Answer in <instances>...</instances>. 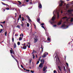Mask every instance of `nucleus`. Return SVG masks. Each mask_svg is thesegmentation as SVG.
<instances>
[{
  "label": "nucleus",
  "mask_w": 73,
  "mask_h": 73,
  "mask_svg": "<svg viewBox=\"0 0 73 73\" xmlns=\"http://www.w3.org/2000/svg\"><path fill=\"white\" fill-rule=\"evenodd\" d=\"M44 64H42V63H41L40 65H39V68H42V67H43V65Z\"/></svg>",
  "instance_id": "1"
},
{
  "label": "nucleus",
  "mask_w": 73,
  "mask_h": 73,
  "mask_svg": "<svg viewBox=\"0 0 73 73\" xmlns=\"http://www.w3.org/2000/svg\"><path fill=\"white\" fill-rule=\"evenodd\" d=\"M11 56L14 59V60H15L17 62V64H19V63L18 62V60L17 59H16V58H15V56H13V55H11Z\"/></svg>",
  "instance_id": "2"
},
{
  "label": "nucleus",
  "mask_w": 73,
  "mask_h": 73,
  "mask_svg": "<svg viewBox=\"0 0 73 73\" xmlns=\"http://www.w3.org/2000/svg\"><path fill=\"white\" fill-rule=\"evenodd\" d=\"M60 2L61 3H60L59 4V5L60 7H61V6L63 5V3H64V1H62L61 0Z\"/></svg>",
  "instance_id": "3"
},
{
  "label": "nucleus",
  "mask_w": 73,
  "mask_h": 73,
  "mask_svg": "<svg viewBox=\"0 0 73 73\" xmlns=\"http://www.w3.org/2000/svg\"><path fill=\"white\" fill-rule=\"evenodd\" d=\"M36 21L38 23H39V24H41V22H40V18H37L36 19Z\"/></svg>",
  "instance_id": "4"
},
{
  "label": "nucleus",
  "mask_w": 73,
  "mask_h": 73,
  "mask_svg": "<svg viewBox=\"0 0 73 73\" xmlns=\"http://www.w3.org/2000/svg\"><path fill=\"white\" fill-rule=\"evenodd\" d=\"M36 21L38 23H39V24H41V22H40V18H37L36 19Z\"/></svg>",
  "instance_id": "5"
},
{
  "label": "nucleus",
  "mask_w": 73,
  "mask_h": 73,
  "mask_svg": "<svg viewBox=\"0 0 73 73\" xmlns=\"http://www.w3.org/2000/svg\"><path fill=\"white\" fill-rule=\"evenodd\" d=\"M45 67H44L43 68V72H45L47 69V67L45 66Z\"/></svg>",
  "instance_id": "6"
},
{
  "label": "nucleus",
  "mask_w": 73,
  "mask_h": 73,
  "mask_svg": "<svg viewBox=\"0 0 73 73\" xmlns=\"http://www.w3.org/2000/svg\"><path fill=\"white\" fill-rule=\"evenodd\" d=\"M34 43H36V42L38 41V39H37V38H34Z\"/></svg>",
  "instance_id": "7"
},
{
  "label": "nucleus",
  "mask_w": 73,
  "mask_h": 73,
  "mask_svg": "<svg viewBox=\"0 0 73 73\" xmlns=\"http://www.w3.org/2000/svg\"><path fill=\"white\" fill-rule=\"evenodd\" d=\"M44 62L45 60L44 59H42L40 60L41 62H42V64H44Z\"/></svg>",
  "instance_id": "8"
},
{
  "label": "nucleus",
  "mask_w": 73,
  "mask_h": 73,
  "mask_svg": "<svg viewBox=\"0 0 73 73\" xmlns=\"http://www.w3.org/2000/svg\"><path fill=\"white\" fill-rule=\"evenodd\" d=\"M2 4H3V5H6V6H8V7H9V5H8V4H5L3 2H1Z\"/></svg>",
  "instance_id": "9"
},
{
  "label": "nucleus",
  "mask_w": 73,
  "mask_h": 73,
  "mask_svg": "<svg viewBox=\"0 0 73 73\" xmlns=\"http://www.w3.org/2000/svg\"><path fill=\"white\" fill-rule=\"evenodd\" d=\"M72 11H73V9H71L70 10H68V12L69 13H70V12H72Z\"/></svg>",
  "instance_id": "10"
},
{
  "label": "nucleus",
  "mask_w": 73,
  "mask_h": 73,
  "mask_svg": "<svg viewBox=\"0 0 73 73\" xmlns=\"http://www.w3.org/2000/svg\"><path fill=\"white\" fill-rule=\"evenodd\" d=\"M55 19H56V17H53L51 20L52 21H54Z\"/></svg>",
  "instance_id": "11"
},
{
  "label": "nucleus",
  "mask_w": 73,
  "mask_h": 73,
  "mask_svg": "<svg viewBox=\"0 0 73 73\" xmlns=\"http://www.w3.org/2000/svg\"><path fill=\"white\" fill-rule=\"evenodd\" d=\"M61 22H62V21H60L58 23V25H61V23H62Z\"/></svg>",
  "instance_id": "12"
},
{
  "label": "nucleus",
  "mask_w": 73,
  "mask_h": 73,
  "mask_svg": "<svg viewBox=\"0 0 73 73\" xmlns=\"http://www.w3.org/2000/svg\"><path fill=\"white\" fill-rule=\"evenodd\" d=\"M46 57V54H45V53H44L42 55V57H43V58H44V57Z\"/></svg>",
  "instance_id": "13"
},
{
  "label": "nucleus",
  "mask_w": 73,
  "mask_h": 73,
  "mask_svg": "<svg viewBox=\"0 0 73 73\" xmlns=\"http://www.w3.org/2000/svg\"><path fill=\"white\" fill-rule=\"evenodd\" d=\"M38 7L39 8H42V5H39Z\"/></svg>",
  "instance_id": "14"
},
{
  "label": "nucleus",
  "mask_w": 73,
  "mask_h": 73,
  "mask_svg": "<svg viewBox=\"0 0 73 73\" xmlns=\"http://www.w3.org/2000/svg\"><path fill=\"white\" fill-rule=\"evenodd\" d=\"M24 23L23 22H22V24L21 25V26L23 28L24 27Z\"/></svg>",
  "instance_id": "15"
},
{
  "label": "nucleus",
  "mask_w": 73,
  "mask_h": 73,
  "mask_svg": "<svg viewBox=\"0 0 73 73\" xmlns=\"http://www.w3.org/2000/svg\"><path fill=\"white\" fill-rule=\"evenodd\" d=\"M17 47L16 44V43H15L14 44V48H16V47Z\"/></svg>",
  "instance_id": "16"
},
{
  "label": "nucleus",
  "mask_w": 73,
  "mask_h": 73,
  "mask_svg": "<svg viewBox=\"0 0 73 73\" xmlns=\"http://www.w3.org/2000/svg\"><path fill=\"white\" fill-rule=\"evenodd\" d=\"M23 49H27V46H23Z\"/></svg>",
  "instance_id": "17"
},
{
  "label": "nucleus",
  "mask_w": 73,
  "mask_h": 73,
  "mask_svg": "<svg viewBox=\"0 0 73 73\" xmlns=\"http://www.w3.org/2000/svg\"><path fill=\"white\" fill-rule=\"evenodd\" d=\"M47 40L48 41H50V37H48Z\"/></svg>",
  "instance_id": "18"
},
{
  "label": "nucleus",
  "mask_w": 73,
  "mask_h": 73,
  "mask_svg": "<svg viewBox=\"0 0 73 73\" xmlns=\"http://www.w3.org/2000/svg\"><path fill=\"white\" fill-rule=\"evenodd\" d=\"M66 25H65V24H64L63 25H62V26H61V27L62 28H64V27H66Z\"/></svg>",
  "instance_id": "19"
},
{
  "label": "nucleus",
  "mask_w": 73,
  "mask_h": 73,
  "mask_svg": "<svg viewBox=\"0 0 73 73\" xmlns=\"http://www.w3.org/2000/svg\"><path fill=\"white\" fill-rule=\"evenodd\" d=\"M58 69H59L60 70V71H61V67H60V66H58Z\"/></svg>",
  "instance_id": "20"
},
{
  "label": "nucleus",
  "mask_w": 73,
  "mask_h": 73,
  "mask_svg": "<svg viewBox=\"0 0 73 73\" xmlns=\"http://www.w3.org/2000/svg\"><path fill=\"white\" fill-rule=\"evenodd\" d=\"M35 50L34 49L33 50V51L32 53V54H33V53H35Z\"/></svg>",
  "instance_id": "21"
},
{
  "label": "nucleus",
  "mask_w": 73,
  "mask_h": 73,
  "mask_svg": "<svg viewBox=\"0 0 73 73\" xmlns=\"http://www.w3.org/2000/svg\"><path fill=\"white\" fill-rule=\"evenodd\" d=\"M17 27L18 28H19V29H20V25H17Z\"/></svg>",
  "instance_id": "22"
},
{
  "label": "nucleus",
  "mask_w": 73,
  "mask_h": 73,
  "mask_svg": "<svg viewBox=\"0 0 73 73\" xmlns=\"http://www.w3.org/2000/svg\"><path fill=\"white\" fill-rule=\"evenodd\" d=\"M17 44L18 46H19V45H20V43L19 42H18L17 43Z\"/></svg>",
  "instance_id": "23"
},
{
  "label": "nucleus",
  "mask_w": 73,
  "mask_h": 73,
  "mask_svg": "<svg viewBox=\"0 0 73 73\" xmlns=\"http://www.w3.org/2000/svg\"><path fill=\"white\" fill-rule=\"evenodd\" d=\"M18 3H19V5H21V2L20 1H18Z\"/></svg>",
  "instance_id": "24"
},
{
  "label": "nucleus",
  "mask_w": 73,
  "mask_h": 73,
  "mask_svg": "<svg viewBox=\"0 0 73 73\" xmlns=\"http://www.w3.org/2000/svg\"><path fill=\"white\" fill-rule=\"evenodd\" d=\"M28 20H29V22H32V20H31L30 19V18L28 19Z\"/></svg>",
  "instance_id": "25"
},
{
  "label": "nucleus",
  "mask_w": 73,
  "mask_h": 73,
  "mask_svg": "<svg viewBox=\"0 0 73 73\" xmlns=\"http://www.w3.org/2000/svg\"><path fill=\"white\" fill-rule=\"evenodd\" d=\"M21 40H22V38L21 37H20L19 38V41H21Z\"/></svg>",
  "instance_id": "26"
},
{
  "label": "nucleus",
  "mask_w": 73,
  "mask_h": 73,
  "mask_svg": "<svg viewBox=\"0 0 73 73\" xmlns=\"http://www.w3.org/2000/svg\"><path fill=\"white\" fill-rule=\"evenodd\" d=\"M12 41L13 42H14V38H13V37L12 38Z\"/></svg>",
  "instance_id": "27"
},
{
  "label": "nucleus",
  "mask_w": 73,
  "mask_h": 73,
  "mask_svg": "<svg viewBox=\"0 0 73 73\" xmlns=\"http://www.w3.org/2000/svg\"><path fill=\"white\" fill-rule=\"evenodd\" d=\"M73 21V18H72L71 19L70 21H71V22H72Z\"/></svg>",
  "instance_id": "28"
},
{
  "label": "nucleus",
  "mask_w": 73,
  "mask_h": 73,
  "mask_svg": "<svg viewBox=\"0 0 73 73\" xmlns=\"http://www.w3.org/2000/svg\"><path fill=\"white\" fill-rule=\"evenodd\" d=\"M10 52L11 53V54H12V53H13V52H12L13 50H10Z\"/></svg>",
  "instance_id": "29"
},
{
  "label": "nucleus",
  "mask_w": 73,
  "mask_h": 73,
  "mask_svg": "<svg viewBox=\"0 0 73 73\" xmlns=\"http://www.w3.org/2000/svg\"><path fill=\"white\" fill-rule=\"evenodd\" d=\"M30 72L31 73H34V71H33L32 70H30Z\"/></svg>",
  "instance_id": "30"
},
{
  "label": "nucleus",
  "mask_w": 73,
  "mask_h": 73,
  "mask_svg": "<svg viewBox=\"0 0 73 73\" xmlns=\"http://www.w3.org/2000/svg\"><path fill=\"white\" fill-rule=\"evenodd\" d=\"M41 48H42V52H43V48H42V46L41 45Z\"/></svg>",
  "instance_id": "31"
},
{
  "label": "nucleus",
  "mask_w": 73,
  "mask_h": 73,
  "mask_svg": "<svg viewBox=\"0 0 73 73\" xmlns=\"http://www.w3.org/2000/svg\"><path fill=\"white\" fill-rule=\"evenodd\" d=\"M26 17H27L28 19H30V17H29L28 15Z\"/></svg>",
  "instance_id": "32"
},
{
  "label": "nucleus",
  "mask_w": 73,
  "mask_h": 73,
  "mask_svg": "<svg viewBox=\"0 0 73 73\" xmlns=\"http://www.w3.org/2000/svg\"><path fill=\"white\" fill-rule=\"evenodd\" d=\"M58 61L60 63H61V61H60V59H59V58H58Z\"/></svg>",
  "instance_id": "33"
},
{
  "label": "nucleus",
  "mask_w": 73,
  "mask_h": 73,
  "mask_svg": "<svg viewBox=\"0 0 73 73\" xmlns=\"http://www.w3.org/2000/svg\"><path fill=\"white\" fill-rule=\"evenodd\" d=\"M33 59L35 58V55L34 54H33Z\"/></svg>",
  "instance_id": "34"
},
{
  "label": "nucleus",
  "mask_w": 73,
  "mask_h": 73,
  "mask_svg": "<svg viewBox=\"0 0 73 73\" xmlns=\"http://www.w3.org/2000/svg\"><path fill=\"white\" fill-rule=\"evenodd\" d=\"M57 18L58 19H59V14H58H58L57 16Z\"/></svg>",
  "instance_id": "35"
},
{
  "label": "nucleus",
  "mask_w": 73,
  "mask_h": 73,
  "mask_svg": "<svg viewBox=\"0 0 73 73\" xmlns=\"http://www.w3.org/2000/svg\"><path fill=\"white\" fill-rule=\"evenodd\" d=\"M41 25H42V26H43V25H44V23H42L41 24Z\"/></svg>",
  "instance_id": "36"
},
{
  "label": "nucleus",
  "mask_w": 73,
  "mask_h": 73,
  "mask_svg": "<svg viewBox=\"0 0 73 73\" xmlns=\"http://www.w3.org/2000/svg\"><path fill=\"white\" fill-rule=\"evenodd\" d=\"M27 26L28 27H29V23H27Z\"/></svg>",
  "instance_id": "37"
},
{
  "label": "nucleus",
  "mask_w": 73,
  "mask_h": 73,
  "mask_svg": "<svg viewBox=\"0 0 73 73\" xmlns=\"http://www.w3.org/2000/svg\"><path fill=\"white\" fill-rule=\"evenodd\" d=\"M19 18H20V19H21V15H20L19 16Z\"/></svg>",
  "instance_id": "38"
},
{
  "label": "nucleus",
  "mask_w": 73,
  "mask_h": 73,
  "mask_svg": "<svg viewBox=\"0 0 73 73\" xmlns=\"http://www.w3.org/2000/svg\"><path fill=\"white\" fill-rule=\"evenodd\" d=\"M7 31H5V36H7Z\"/></svg>",
  "instance_id": "39"
},
{
  "label": "nucleus",
  "mask_w": 73,
  "mask_h": 73,
  "mask_svg": "<svg viewBox=\"0 0 73 73\" xmlns=\"http://www.w3.org/2000/svg\"><path fill=\"white\" fill-rule=\"evenodd\" d=\"M63 68L64 70V71L65 72L66 71V69H65V66H63Z\"/></svg>",
  "instance_id": "40"
},
{
  "label": "nucleus",
  "mask_w": 73,
  "mask_h": 73,
  "mask_svg": "<svg viewBox=\"0 0 73 73\" xmlns=\"http://www.w3.org/2000/svg\"><path fill=\"white\" fill-rule=\"evenodd\" d=\"M3 32V29H1V31H0V33H1Z\"/></svg>",
  "instance_id": "41"
},
{
  "label": "nucleus",
  "mask_w": 73,
  "mask_h": 73,
  "mask_svg": "<svg viewBox=\"0 0 73 73\" xmlns=\"http://www.w3.org/2000/svg\"><path fill=\"white\" fill-rule=\"evenodd\" d=\"M38 5H41V3H40V2H38Z\"/></svg>",
  "instance_id": "42"
},
{
  "label": "nucleus",
  "mask_w": 73,
  "mask_h": 73,
  "mask_svg": "<svg viewBox=\"0 0 73 73\" xmlns=\"http://www.w3.org/2000/svg\"><path fill=\"white\" fill-rule=\"evenodd\" d=\"M18 36V33H16L15 34V36Z\"/></svg>",
  "instance_id": "43"
},
{
  "label": "nucleus",
  "mask_w": 73,
  "mask_h": 73,
  "mask_svg": "<svg viewBox=\"0 0 73 73\" xmlns=\"http://www.w3.org/2000/svg\"><path fill=\"white\" fill-rule=\"evenodd\" d=\"M46 35L47 36H48V35L49 34L48 33H46Z\"/></svg>",
  "instance_id": "44"
},
{
  "label": "nucleus",
  "mask_w": 73,
  "mask_h": 73,
  "mask_svg": "<svg viewBox=\"0 0 73 73\" xmlns=\"http://www.w3.org/2000/svg\"><path fill=\"white\" fill-rule=\"evenodd\" d=\"M21 35L22 36V37H23L24 35H23V34H21L20 35V36H21Z\"/></svg>",
  "instance_id": "45"
},
{
  "label": "nucleus",
  "mask_w": 73,
  "mask_h": 73,
  "mask_svg": "<svg viewBox=\"0 0 73 73\" xmlns=\"http://www.w3.org/2000/svg\"><path fill=\"white\" fill-rule=\"evenodd\" d=\"M57 73V71H56V70H54V73Z\"/></svg>",
  "instance_id": "46"
},
{
  "label": "nucleus",
  "mask_w": 73,
  "mask_h": 73,
  "mask_svg": "<svg viewBox=\"0 0 73 73\" xmlns=\"http://www.w3.org/2000/svg\"><path fill=\"white\" fill-rule=\"evenodd\" d=\"M1 23H3V24H5V21H4V22H1Z\"/></svg>",
  "instance_id": "47"
},
{
  "label": "nucleus",
  "mask_w": 73,
  "mask_h": 73,
  "mask_svg": "<svg viewBox=\"0 0 73 73\" xmlns=\"http://www.w3.org/2000/svg\"><path fill=\"white\" fill-rule=\"evenodd\" d=\"M68 18V17H64L63 18V19H66Z\"/></svg>",
  "instance_id": "48"
},
{
  "label": "nucleus",
  "mask_w": 73,
  "mask_h": 73,
  "mask_svg": "<svg viewBox=\"0 0 73 73\" xmlns=\"http://www.w3.org/2000/svg\"><path fill=\"white\" fill-rule=\"evenodd\" d=\"M50 23L51 24H53L54 23V22H50Z\"/></svg>",
  "instance_id": "49"
},
{
  "label": "nucleus",
  "mask_w": 73,
  "mask_h": 73,
  "mask_svg": "<svg viewBox=\"0 0 73 73\" xmlns=\"http://www.w3.org/2000/svg\"><path fill=\"white\" fill-rule=\"evenodd\" d=\"M41 27H42V28H44V29H45V28L44 26H41Z\"/></svg>",
  "instance_id": "50"
},
{
  "label": "nucleus",
  "mask_w": 73,
  "mask_h": 73,
  "mask_svg": "<svg viewBox=\"0 0 73 73\" xmlns=\"http://www.w3.org/2000/svg\"><path fill=\"white\" fill-rule=\"evenodd\" d=\"M1 10H3V11L4 12L5 10V9H4L3 8H2L1 9Z\"/></svg>",
  "instance_id": "51"
},
{
  "label": "nucleus",
  "mask_w": 73,
  "mask_h": 73,
  "mask_svg": "<svg viewBox=\"0 0 73 73\" xmlns=\"http://www.w3.org/2000/svg\"><path fill=\"white\" fill-rule=\"evenodd\" d=\"M6 9H7V10H9V8L7 7V8H6Z\"/></svg>",
  "instance_id": "52"
},
{
  "label": "nucleus",
  "mask_w": 73,
  "mask_h": 73,
  "mask_svg": "<svg viewBox=\"0 0 73 73\" xmlns=\"http://www.w3.org/2000/svg\"><path fill=\"white\" fill-rule=\"evenodd\" d=\"M22 21H24V18H23V17H22Z\"/></svg>",
  "instance_id": "53"
},
{
  "label": "nucleus",
  "mask_w": 73,
  "mask_h": 73,
  "mask_svg": "<svg viewBox=\"0 0 73 73\" xmlns=\"http://www.w3.org/2000/svg\"><path fill=\"white\" fill-rule=\"evenodd\" d=\"M26 70L27 72H30V70Z\"/></svg>",
  "instance_id": "54"
},
{
  "label": "nucleus",
  "mask_w": 73,
  "mask_h": 73,
  "mask_svg": "<svg viewBox=\"0 0 73 73\" xmlns=\"http://www.w3.org/2000/svg\"><path fill=\"white\" fill-rule=\"evenodd\" d=\"M39 62H39V61H38H38L36 63V64H38V63H39Z\"/></svg>",
  "instance_id": "55"
},
{
  "label": "nucleus",
  "mask_w": 73,
  "mask_h": 73,
  "mask_svg": "<svg viewBox=\"0 0 73 73\" xmlns=\"http://www.w3.org/2000/svg\"><path fill=\"white\" fill-rule=\"evenodd\" d=\"M21 68H24V66H23V65H21Z\"/></svg>",
  "instance_id": "56"
},
{
  "label": "nucleus",
  "mask_w": 73,
  "mask_h": 73,
  "mask_svg": "<svg viewBox=\"0 0 73 73\" xmlns=\"http://www.w3.org/2000/svg\"><path fill=\"white\" fill-rule=\"evenodd\" d=\"M15 17H16V16H17V15H17V13H15Z\"/></svg>",
  "instance_id": "57"
},
{
  "label": "nucleus",
  "mask_w": 73,
  "mask_h": 73,
  "mask_svg": "<svg viewBox=\"0 0 73 73\" xmlns=\"http://www.w3.org/2000/svg\"><path fill=\"white\" fill-rule=\"evenodd\" d=\"M66 65H67V66H69V65H68V63H66Z\"/></svg>",
  "instance_id": "58"
},
{
  "label": "nucleus",
  "mask_w": 73,
  "mask_h": 73,
  "mask_svg": "<svg viewBox=\"0 0 73 73\" xmlns=\"http://www.w3.org/2000/svg\"><path fill=\"white\" fill-rule=\"evenodd\" d=\"M22 45H23V46H25V43H24V44H22Z\"/></svg>",
  "instance_id": "59"
},
{
  "label": "nucleus",
  "mask_w": 73,
  "mask_h": 73,
  "mask_svg": "<svg viewBox=\"0 0 73 73\" xmlns=\"http://www.w3.org/2000/svg\"><path fill=\"white\" fill-rule=\"evenodd\" d=\"M69 7V6H68L66 5V8H68Z\"/></svg>",
  "instance_id": "60"
},
{
  "label": "nucleus",
  "mask_w": 73,
  "mask_h": 73,
  "mask_svg": "<svg viewBox=\"0 0 73 73\" xmlns=\"http://www.w3.org/2000/svg\"><path fill=\"white\" fill-rule=\"evenodd\" d=\"M32 61V60H30V64H31V61Z\"/></svg>",
  "instance_id": "61"
},
{
  "label": "nucleus",
  "mask_w": 73,
  "mask_h": 73,
  "mask_svg": "<svg viewBox=\"0 0 73 73\" xmlns=\"http://www.w3.org/2000/svg\"><path fill=\"white\" fill-rule=\"evenodd\" d=\"M26 2H29V0H26Z\"/></svg>",
  "instance_id": "62"
},
{
  "label": "nucleus",
  "mask_w": 73,
  "mask_h": 73,
  "mask_svg": "<svg viewBox=\"0 0 73 73\" xmlns=\"http://www.w3.org/2000/svg\"><path fill=\"white\" fill-rule=\"evenodd\" d=\"M56 26H57V25H54V27H56Z\"/></svg>",
  "instance_id": "63"
},
{
  "label": "nucleus",
  "mask_w": 73,
  "mask_h": 73,
  "mask_svg": "<svg viewBox=\"0 0 73 73\" xmlns=\"http://www.w3.org/2000/svg\"><path fill=\"white\" fill-rule=\"evenodd\" d=\"M46 54L47 55H48V52H46Z\"/></svg>",
  "instance_id": "64"
}]
</instances>
